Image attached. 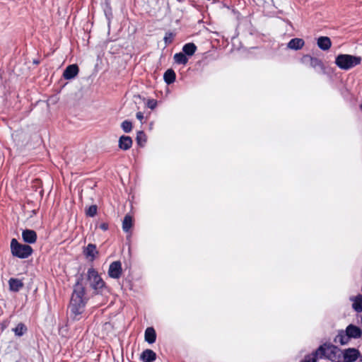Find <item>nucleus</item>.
Instances as JSON below:
<instances>
[{
    "mask_svg": "<svg viewBox=\"0 0 362 362\" xmlns=\"http://www.w3.org/2000/svg\"><path fill=\"white\" fill-rule=\"evenodd\" d=\"M132 122L129 120H124L121 124V128L125 133H129L132 130Z\"/></svg>",
    "mask_w": 362,
    "mask_h": 362,
    "instance_id": "obj_27",
    "label": "nucleus"
},
{
    "mask_svg": "<svg viewBox=\"0 0 362 362\" xmlns=\"http://www.w3.org/2000/svg\"><path fill=\"white\" fill-rule=\"evenodd\" d=\"M176 74L173 69H169L165 71L163 75V80L166 84L170 85L175 82Z\"/></svg>",
    "mask_w": 362,
    "mask_h": 362,
    "instance_id": "obj_20",
    "label": "nucleus"
},
{
    "mask_svg": "<svg viewBox=\"0 0 362 362\" xmlns=\"http://www.w3.org/2000/svg\"><path fill=\"white\" fill-rule=\"evenodd\" d=\"M318 357L337 361L341 357V349L332 343H324L318 347Z\"/></svg>",
    "mask_w": 362,
    "mask_h": 362,
    "instance_id": "obj_4",
    "label": "nucleus"
},
{
    "mask_svg": "<svg viewBox=\"0 0 362 362\" xmlns=\"http://www.w3.org/2000/svg\"><path fill=\"white\" fill-rule=\"evenodd\" d=\"M136 141L139 147H144L147 141V136L144 131H139L136 134Z\"/></svg>",
    "mask_w": 362,
    "mask_h": 362,
    "instance_id": "obj_24",
    "label": "nucleus"
},
{
    "mask_svg": "<svg viewBox=\"0 0 362 362\" xmlns=\"http://www.w3.org/2000/svg\"><path fill=\"white\" fill-rule=\"evenodd\" d=\"M343 355L344 362H354L360 356V352L358 349L354 348H349L341 350V355Z\"/></svg>",
    "mask_w": 362,
    "mask_h": 362,
    "instance_id": "obj_8",
    "label": "nucleus"
},
{
    "mask_svg": "<svg viewBox=\"0 0 362 362\" xmlns=\"http://www.w3.org/2000/svg\"><path fill=\"white\" fill-rule=\"evenodd\" d=\"M32 213H33V214H37V211H36V210H33V211H32Z\"/></svg>",
    "mask_w": 362,
    "mask_h": 362,
    "instance_id": "obj_38",
    "label": "nucleus"
},
{
    "mask_svg": "<svg viewBox=\"0 0 362 362\" xmlns=\"http://www.w3.org/2000/svg\"><path fill=\"white\" fill-rule=\"evenodd\" d=\"M334 341L335 343H339L341 345L344 346L349 344L350 338L344 330H341L339 332Z\"/></svg>",
    "mask_w": 362,
    "mask_h": 362,
    "instance_id": "obj_19",
    "label": "nucleus"
},
{
    "mask_svg": "<svg viewBox=\"0 0 362 362\" xmlns=\"http://www.w3.org/2000/svg\"><path fill=\"white\" fill-rule=\"evenodd\" d=\"M332 43L331 39L327 36H321L318 37V48L328 52L332 47Z\"/></svg>",
    "mask_w": 362,
    "mask_h": 362,
    "instance_id": "obj_15",
    "label": "nucleus"
},
{
    "mask_svg": "<svg viewBox=\"0 0 362 362\" xmlns=\"http://www.w3.org/2000/svg\"><path fill=\"white\" fill-rule=\"evenodd\" d=\"M304 46L307 49L311 47L308 42L305 44L303 39L298 37L292 38L287 44V48L296 51L301 49Z\"/></svg>",
    "mask_w": 362,
    "mask_h": 362,
    "instance_id": "obj_9",
    "label": "nucleus"
},
{
    "mask_svg": "<svg viewBox=\"0 0 362 362\" xmlns=\"http://www.w3.org/2000/svg\"><path fill=\"white\" fill-rule=\"evenodd\" d=\"M6 327V325L5 323L0 324V329L4 331Z\"/></svg>",
    "mask_w": 362,
    "mask_h": 362,
    "instance_id": "obj_36",
    "label": "nucleus"
},
{
    "mask_svg": "<svg viewBox=\"0 0 362 362\" xmlns=\"http://www.w3.org/2000/svg\"><path fill=\"white\" fill-rule=\"evenodd\" d=\"M145 341L148 344H153L156 340V332L153 327H147L144 333Z\"/></svg>",
    "mask_w": 362,
    "mask_h": 362,
    "instance_id": "obj_17",
    "label": "nucleus"
},
{
    "mask_svg": "<svg viewBox=\"0 0 362 362\" xmlns=\"http://www.w3.org/2000/svg\"><path fill=\"white\" fill-rule=\"evenodd\" d=\"M108 275L112 279L120 278L122 273V263L120 261L112 262L108 269Z\"/></svg>",
    "mask_w": 362,
    "mask_h": 362,
    "instance_id": "obj_7",
    "label": "nucleus"
},
{
    "mask_svg": "<svg viewBox=\"0 0 362 362\" xmlns=\"http://www.w3.org/2000/svg\"><path fill=\"white\" fill-rule=\"evenodd\" d=\"M196 50L197 46L192 42L185 44L182 47V52L187 56H192L195 53Z\"/></svg>",
    "mask_w": 362,
    "mask_h": 362,
    "instance_id": "obj_23",
    "label": "nucleus"
},
{
    "mask_svg": "<svg viewBox=\"0 0 362 362\" xmlns=\"http://www.w3.org/2000/svg\"><path fill=\"white\" fill-rule=\"evenodd\" d=\"M174 35L170 32H167L164 36L163 40L165 45L172 43Z\"/></svg>",
    "mask_w": 362,
    "mask_h": 362,
    "instance_id": "obj_30",
    "label": "nucleus"
},
{
    "mask_svg": "<svg viewBox=\"0 0 362 362\" xmlns=\"http://www.w3.org/2000/svg\"><path fill=\"white\" fill-rule=\"evenodd\" d=\"M33 63H34V64H39V61H37V60H34Z\"/></svg>",
    "mask_w": 362,
    "mask_h": 362,
    "instance_id": "obj_37",
    "label": "nucleus"
},
{
    "mask_svg": "<svg viewBox=\"0 0 362 362\" xmlns=\"http://www.w3.org/2000/svg\"><path fill=\"white\" fill-rule=\"evenodd\" d=\"M99 228H100L103 231H106L108 230L109 228V225L106 222H103V223H101L100 225H99Z\"/></svg>",
    "mask_w": 362,
    "mask_h": 362,
    "instance_id": "obj_33",
    "label": "nucleus"
},
{
    "mask_svg": "<svg viewBox=\"0 0 362 362\" xmlns=\"http://www.w3.org/2000/svg\"><path fill=\"white\" fill-rule=\"evenodd\" d=\"M22 238L25 243L33 244L37 241V233L34 230L25 229L22 232Z\"/></svg>",
    "mask_w": 362,
    "mask_h": 362,
    "instance_id": "obj_11",
    "label": "nucleus"
},
{
    "mask_svg": "<svg viewBox=\"0 0 362 362\" xmlns=\"http://www.w3.org/2000/svg\"><path fill=\"white\" fill-rule=\"evenodd\" d=\"M88 300L84 275L80 274L76 276V281L73 286V292L69 305L71 317L74 320L78 321L81 319V315L84 312Z\"/></svg>",
    "mask_w": 362,
    "mask_h": 362,
    "instance_id": "obj_1",
    "label": "nucleus"
},
{
    "mask_svg": "<svg viewBox=\"0 0 362 362\" xmlns=\"http://www.w3.org/2000/svg\"><path fill=\"white\" fill-rule=\"evenodd\" d=\"M362 58L359 56L348 54H340L335 58V64L342 70H349L361 63Z\"/></svg>",
    "mask_w": 362,
    "mask_h": 362,
    "instance_id": "obj_3",
    "label": "nucleus"
},
{
    "mask_svg": "<svg viewBox=\"0 0 362 362\" xmlns=\"http://www.w3.org/2000/svg\"><path fill=\"white\" fill-rule=\"evenodd\" d=\"M133 226L132 216L127 214L122 221V229L125 233H128Z\"/></svg>",
    "mask_w": 362,
    "mask_h": 362,
    "instance_id": "obj_21",
    "label": "nucleus"
},
{
    "mask_svg": "<svg viewBox=\"0 0 362 362\" xmlns=\"http://www.w3.org/2000/svg\"><path fill=\"white\" fill-rule=\"evenodd\" d=\"M11 252L13 257L26 259L33 254V250L29 245L21 244L16 238H13L11 241Z\"/></svg>",
    "mask_w": 362,
    "mask_h": 362,
    "instance_id": "obj_5",
    "label": "nucleus"
},
{
    "mask_svg": "<svg viewBox=\"0 0 362 362\" xmlns=\"http://www.w3.org/2000/svg\"><path fill=\"white\" fill-rule=\"evenodd\" d=\"M86 280L89 282L90 287L93 290L95 295H103L105 292H109L106 283L103 281L98 272L93 267L88 269Z\"/></svg>",
    "mask_w": 362,
    "mask_h": 362,
    "instance_id": "obj_2",
    "label": "nucleus"
},
{
    "mask_svg": "<svg viewBox=\"0 0 362 362\" xmlns=\"http://www.w3.org/2000/svg\"><path fill=\"white\" fill-rule=\"evenodd\" d=\"M79 72V68L77 64L69 65L63 73V77L66 80H71L75 78Z\"/></svg>",
    "mask_w": 362,
    "mask_h": 362,
    "instance_id": "obj_12",
    "label": "nucleus"
},
{
    "mask_svg": "<svg viewBox=\"0 0 362 362\" xmlns=\"http://www.w3.org/2000/svg\"><path fill=\"white\" fill-rule=\"evenodd\" d=\"M98 211V206L95 204L90 205L86 209V215L89 217H94Z\"/></svg>",
    "mask_w": 362,
    "mask_h": 362,
    "instance_id": "obj_29",
    "label": "nucleus"
},
{
    "mask_svg": "<svg viewBox=\"0 0 362 362\" xmlns=\"http://www.w3.org/2000/svg\"><path fill=\"white\" fill-rule=\"evenodd\" d=\"M105 4L106 6V8H108L110 11H111L110 1V0H105Z\"/></svg>",
    "mask_w": 362,
    "mask_h": 362,
    "instance_id": "obj_35",
    "label": "nucleus"
},
{
    "mask_svg": "<svg viewBox=\"0 0 362 362\" xmlns=\"http://www.w3.org/2000/svg\"><path fill=\"white\" fill-rule=\"evenodd\" d=\"M148 108L153 110L157 105V100L154 99H149L146 103Z\"/></svg>",
    "mask_w": 362,
    "mask_h": 362,
    "instance_id": "obj_32",
    "label": "nucleus"
},
{
    "mask_svg": "<svg viewBox=\"0 0 362 362\" xmlns=\"http://www.w3.org/2000/svg\"><path fill=\"white\" fill-rule=\"evenodd\" d=\"M136 118H137L139 120H140V121L142 122V120H143V119H144V114H143V112H136Z\"/></svg>",
    "mask_w": 362,
    "mask_h": 362,
    "instance_id": "obj_34",
    "label": "nucleus"
},
{
    "mask_svg": "<svg viewBox=\"0 0 362 362\" xmlns=\"http://www.w3.org/2000/svg\"><path fill=\"white\" fill-rule=\"evenodd\" d=\"M311 53L305 54L300 59V62L306 67L315 68L317 66V57L315 56L314 48L310 49Z\"/></svg>",
    "mask_w": 362,
    "mask_h": 362,
    "instance_id": "obj_6",
    "label": "nucleus"
},
{
    "mask_svg": "<svg viewBox=\"0 0 362 362\" xmlns=\"http://www.w3.org/2000/svg\"><path fill=\"white\" fill-rule=\"evenodd\" d=\"M174 60L178 64H186L188 62L187 55L183 52H178L174 55Z\"/></svg>",
    "mask_w": 362,
    "mask_h": 362,
    "instance_id": "obj_26",
    "label": "nucleus"
},
{
    "mask_svg": "<svg viewBox=\"0 0 362 362\" xmlns=\"http://www.w3.org/2000/svg\"><path fill=\"white\" fill-rule=\"evenodd\" d=\"M318 66L320 67L322 71L325 74H329L330 72L331 69L322 62H318Z\"/></svg>",
    "mask_w": 362,
    "mask_h": 362,
    "instance_id": "obj_31",
    "label": "nucleus"
},
{
    "mask_svg": "<svg viewBox=\"0 0 362 362\" xmlns=\"http://www.w3.org/2000/svg\"><path fill=\"white\" fill-rule=\"evenodd\" d=\"M344 332L347 334L350 339H358L360 338L362 335V331L361 328L354 325H349L347 326Z\"/></svg>",
    "mask_w": 362,
    "mask_h": 362,
    "instance_id": "obj_14",
    "label": "nucleus"
},
{
    "mask_svg": "<svg viewBox=\"0 0 362 362\" xmlns=\"http://www.w3.org/2000/svg\"><path fill=\"white\" fill-rule=\"evenodd\" d=\"M12 330L16 336L21 337L27 332L28 328L25 324L20 322Z\"/></svg>",
    "mask_w": 362,
    "mask_h": 362,
    "instance_id": "obj_25",
    "label": "nucleus"
},
{
    "mask_svg": "<svg viewBox=\"0 0 362 362\" xmlns=\"http://www.w3.org/2000/svg\"><path fill=\"white\" fill-rule=\"evenodd\" d=\"M133 141L129 136L122 135L119 138L118 146L121 150L127 151L132 146Z\"/></svg>",
    "mask_w": 362,
    "mask_h": 362,
    "instance_id": "obj_13",
    "label": "nucleus"
},
{
    "mask_svg": "<svg viewBox=\"0 0 362 362\" xmlns=\"http://www.w3.org/2000/svg\"><path fill=\"white\" fill-rule=\"evenodd\" d=\"M83 253L90 262H93L99 255L96 245L93 243L88 244V245L84 247Z\"/></svg>",
    "mask_w": 362,
    "mask_h": 362,
    "instance_id": "obj_10",
    "label": "nucleus"
},
{
    "mask_svg": "<svg viewBox=\"0 0 362 362\" xmlns=\"http://www.w3.org/2000/svg\"><path fill=\"white\" fill-rule=\"evenodd\" d=\"M300 362H317V349L313 350L311 355H306Z\"/></svg>",
    "mask_w": 362,
    "mask_h": 362,
    "instance_id": "obj_28",
    "label": "nucleus"
},
{
    "mask_svg": "<svg viewBox=\"0 0 362 362\" xmlns=\"http://www.w3.org/2000/svg\"><path fill=\"white\" fill-rule=\"evenodd\" d=\"M156 354L151 349H145L142 351L140 359L143 362H153L156 359Z\"/></svg>",
    "mask_w": 362,
    "mask_h": 362,
    "instance_id": "obj_16",
    "label": "nucleus"
},
{
    "mask_svg": "<svg viewBox=\"0 0 362 362\" xmlns=\"http://www.w3.org/2000/svg\"><path fill=\"white\" fill-rule=\"evenodd\" d=\"M9 288L11 291L18 292L23 287V283L21 280L15 278H11L8 281Z\"/></svg>",
    "mask_w": 362,
    "mask_h": 362,
    "instance_id": "obj_18",
    "label": "nucleus"
},
{
    "mask_svg": "<svg viewBox=\"0 0 362 362\" xmlns=\"http://www.w3.org/2000/svg\"><path fill=\"white\" fill-rule=\"evenodd\" d=\"M353 301L352 308L358 313L362 311V295H358L351 298Z\"/></svg>",
    "mask_w": 362,
    "mask_h": 362,
    "instance_id": "obj_22",
    "label": "nucleus"
}]
</instances>
